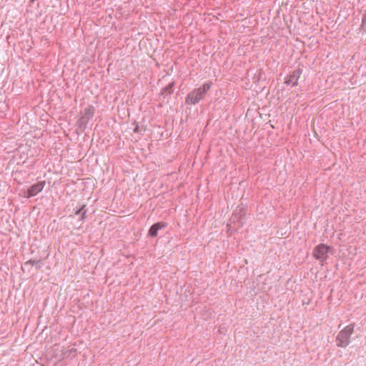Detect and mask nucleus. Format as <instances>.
<instances>
[{
  "mask_svg": "<svg viewBox=\"0 0 366 366\" xmlns=\"http://www.w3.org/2000/svg\"><path fill=\"white\" fill-rule=\"evenodd\" d=\"M174 84L170 83L166 87L164 88V92H166L168 94H171L173 92V87Z\"/></svg>",
  "mask_w": 366,
  "mask_h": 366,
  "instance_id": "10",
  "label": "nucleus"
},
{
  "mask_svg": "<svg viewBox=\"0 0 366 366\" xmlns=\"http://www.w3.org/2000/svg\"><path fill=\"white\" fill-rule=\"evenodd\" d=\"M212 85V81H207L199 87L193 89L187 95L185 103L192 105L197 104L204 98L207 92L211 89Z\"/></svg>",
  "mask_w": 366,
  "mask_h": 366,
  "instance_id": "1",
  "label": "nucleus"
},
{
  "mask_svg": "<svg viewBox=\"0 0 366 366\" xmlns=\"http://www.w3.org/2000/svg\"><path fill=\"white\" fill-rule=\"evenodd\" d=\"M40 262H41V260L29 259L25 263V264H31V265L36 267L37 269H40L41 268V266L39 265Z\"/></svg>",
  "mask_w": 366,
  "mask_h": 366,
  "instance_id": "9",
  "label": "nucleus"
},
{
  "mask_svg": "<svg viewBox=\"0 0 366 366\" xmlns=\"http://www.w3.org/2000/svg\"><path fill=\"white\" fill-rule=\"evenodd\" d=\"M86 212L87 209H86V205L82 204L79 208L75 210L74 213L76 215H79V222H84L86 217Z\"/></svg>",
  "mask_w": 366,
  "mask_h": 366,
  "instance_id": "8",
  "label": "nucleus"
},
{
  "mask_svg": "<svg viewBox=\"0 0 366 366\" xmlns=\"http://www.w3.org/2000/svg\"><path fill=\"white\" fill-rule=\"evenodd\" d=\"M332 249V247L321 243L317 245L313 249V257L318 261L320 262L321 265L323 266L324 263L328 258V254Z\"/></svg>",
  "mask_w": 366,
  "mask_h": 366,
  "instance_id": "3",
  "label": "nucleus"
},
{
  "mask_svg": "<svg viewBox=\"0 0 366 366\" xmlns=\"http://www.w3.org/2000/svg\"><path fill=\"white\" fill-rule=\"evenodd\" d=\"M94 114V108L89 106L84 109L83 116L79 121V124H87Z\"/></svg>",
  "mask_w": 366,
  "mask_h": 366,
  "instance_id": "7",
  "label": "nucleus"
},
{
  "mask_svg": "<svg viewBox=\"0 0 366 366\" xmlns=\"http://www.w3.org/2000/svg\"><path fill=\"white\" fill-rule=\"evenodd\" d=\"M167 226V224L164 222H158L153 224L148 232V235L151 237L157 236L158 232Z\"/></svg>",
  "mask_w": 366,
  "mask_h": 366,
  "instance_id": "6",
  "label": "nucleus"
},
{
  "mask_svg": "<svg viewBox=\"0 0 366 366\" xmlns=\"http://www.w3.org/2000/svg\"><path fill=\"white\" fill-rule=\"evenodd\" d=\"M45 184V181H41L31 185L24 192L25 197L31 198L37 195L43 190Z\"/></svg>",
  "mask_w": 366,
  "mask_h": 366,
  "instance_id": "4",
  "label": "nucleus"
},
{
  "mask_svg": "<svg viewBox=\"0 0 366 366\" xmlns=\"http://www.w3.org/2000/svg\"><path fill=\"white\" fill-rule=\"evenodd\" d=\"M139 132V127L137 126L134 129V132L137 133Z\"/></svg>",
  "mask_w": 366,
  "mask_h": 366,
  "instance_id": "12",
  "label": "nucleus"
},
{
  "mask_svg": "<svg viewBox=\"0 0 366 366\" xmlns=\"http://www.w3.org/2000/svg\"><path fill=\"white\" fill-rule=\"evenodd\" d=\"M361 27L362 28L364 31L366 32V16H365L364 14L362 18Z\"/></svg>",
  "mask_w": 366,
  "mask_h": 366,
  "instance_id": "11",
  "label": "nucleus"
},
{
  "mask_svg": "<svg viewBox=\"0 0 366 366\" xmlns=\"http://www.w3.org/2000/svg\"><path fill=\"white\" fill-rule=\"evenodd\" d=\"M354 324H350L341 330L336 337V345L345 348L350 343V338L354 332Z\"/></svg>",
  "mask_w": 366,
  "mask_h": 366,
  "instance_id": "2",
  "label": "nucleus"
},
{
  "mask_svg": "<svg viewBox=\"0 0 366 366\" xmlns=\"http://www.w3.org/2000/svg\"><path fill=\"white\" fill-rule=\"evenodd\" d=\"M302 70L298 69L294 70L285 79V84L287 85L292 84L295 86L298 84V80L301 76Z\"/></svg>",
  "mask_w": 366,
  "mask_h": 366,
  "instance_id": "5",
  "label": "nucleus"
}]
</instances>
